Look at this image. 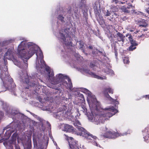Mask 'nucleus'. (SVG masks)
I'll use <instances>...</instances> for the list:
<instances>
[{
    "mask_svg": "<svg viewBox=\"0 0 149 149\" xmlns=\"http://www.w3.org/2000/svg\"><path fill=\"white\" fill-rule=\"evenodd\" d=\"M105 130L107 131V132L104 134L101 135V136L105 138L115 139L119 136H123L125 135L124 134H121L113 131H107L108 128L106 127H105Z\"/></svg>",
    "mask_w": 149,
    "mask_h": 149,
    "instance_id": "423d86ee",
    "label": "nucleus"
},
{
    "mask_svg": "<svg viewBox=\"0 0 149 149\" xmlns=\"http://www.w3.org/2000/svg\"><path fill=\"white\" fill-rule=\"evenodd\" d=\"M22 81L24 82H25L26 84H28L29 83V77L27 75H26V76L25 77V78L23 79L22 77L21 78Z\"/></svg>",
    "mask_w": 149,
    "mask_h": 149,
    "instance_id": "4be33fe9",
    "label": "nucleus"
},
{
    "mask_svg": "<svg viewBox=\"0 0 149 149\" xmlns=\"http://www.w3.org/2000/svg\"><path fill=\"white\" fill-rule=\"evenodd\" d=\"M148 5H149V3H148ZM148 9L149 10H148L149 11L148 13L149 14V7L148 8Z\"/></svg>",
    "mask_w": 149,
    "mask_h": 149,
    "instance_id": "13d9d810",
    "label": "nucleus"
},
{
    "mask_svg": "<svg viewBox=\"0 0 149 149\" xmlns=\"http://www.w3.org/2000/svg\"><path fill=\"white\" fill-rule=\"evenodd\" d=\"M41 109L42 110L44 111H51L50 110V109L49 108V107H41Z\"/></svg>",
    "mask_w": 149,
    "mask_h": 149,
    "instance_id": "bb28decb",
    "label": "nucleus"
},
{
    "mask_svg": "<svg viewBox=\"0 0 149 149\" xmlns=\"http://www.w3.org/2000/svg\"><path fill=\"white\" fill-rule=\"evenodd\" d=\"M46 70L48 72V77L49 79L52 78L54 76V73L53 71H51L49 67H47L45 68Z\"/></svg>",
    "mask_w": 149,
    "mask_h": 149,
    "instance_id": "6ab92c4d",
    "label": "nucleus"
},
{
    "mask_svg": "<svg viewBox=\"0 0 149 149\" xmlns=\"http://www.w3.org/2000/svg\"><path fill=\"white\" fill-rule=\"evenodd\" d=\"M138 23L139 24L140 27H146L148 26V21L144 19H140L138 21Z\"/></svg>",
    "mask_w": 149,
    "mask_h": 149,
    "instance_id": "4468645a",
    "label": "nucleus"
},
{
    "mask_svg": "<svg viewBox=\"0 0 149 149\" xmlns=\"http://www.w3.org/2000/svg\"><path fill=\"white\" fill-rule=\"evenodd\" d=\"M58 112H55V113L54 114V116L56 118H58L59 117V116L57 114Z\"/></svg>",
    "mask_w": 149,
    "mask_h": 149,
    "instance_id": "72a5a7b5",
    "label": "nucleus"
},
{
    "mask_svg": "<svg viewBox=\"0 0 149 149\" xmlns=\"http://www.w3.org/2000/svg\"><path fill=\"white\" fill-rule=\"evenodd\" d=\"M75 14H74V16L75 17H77V14L75 12Z\"/></svg>",
    "mask_w": 149,
    "mask_h": 149,
    "instance_id": "8fccbe9b",
    "label": "nucleus"
},
{
    "mask_svg": "<svg viewBox=\"0 0 149 149\" xmlns=\"http://www.w3.org/2000/svg\"><path fill=\"white\" fill-rule=\"evenodd\" d=\"M76 114L74 115L75 116V117L76 119L79 118V116L81 115V114L79 112H75Z\"/></svg>",
    "mask_w": 149,
    "mask_h": 149,
    "instance_id": "7c9ffc66",
    "label": "nucleus"
},
{
    "mask_svg": "<svg viewBox=\"0 0 149 149\" xmlns=\"http://www.w3.org/2000/svg\"><path fill=\"white\" fill-rule=\"evenodd\" d=\"M63 75L61 74H60L56 75V78H55L54 76L52 78H50L49 79L51 82H53L55 84H57L63 81Z\"/></svg>",
    "mask_w": 149,
    "mask_h": 149,
    "instance_id": "6e6552de",
    "label": "nucleus"
},
{
    "mask_svg": "<svg viewBox=\"0 0 149 149\" xmlns=\"http://www.w3.org/2000/svg\"><path fill=\"white\" fill-rule=\"evenodd\" d=\"M112 3L115 2L116 4L118 3V0H112L111 1Z\"/></svg>",
    "mask_w": 149,
    "mask_h": 149,
    "instance_id": "58836bf2",
    "label": "nucleus"
},
{
    "mask_svg": "<svg viewBox=\"0 0 149 149\" xmlns=\"http://www.w3.org/2000/svg\"><path fill=\"white\" fill-rule=\"evenodd\" d=\"M79 45H80V48H83L84 45V44L83 43V44H81V43H79Z\"/></svg>",
    "mask_w": 149,
    "mask_h": 149,
    "instance_id": "4c0bfd02",
    "label": "nucleus"
},
{
    "mask_svg": "<svg viewBox=\"0 0 149 149\" xmlns=\"http://www.w3.org/2000/svg\"><path fill=\"white\" fill-rule=\"evenodd\" d=\"M64 17H63L62 15H58L57 19L59 20H60L61 22L62 23H64L65 22V21L64 20Z\"/></svg>",
    "mask_w": 149,
    "mask_h": 149,
    "instance_id": "5701e85b",
    "label": "nucleus"
},
{
    "mask_svg": "<svg viewBox=\"0 0 149 149\" xmlns=\"http://www.w3.org/2000/svg\"><path fill=\"white\" fill-rule=\"evenodd\" d=\"M61 110L60 111L61 112H64L65 111H66L67 109V107L65 105L62 106L61 107Z\"/></svg>",
    "mask_w": 149,
    "mask_h": 149,
    "instance_id": "c756f323",
    "label": "nucleus"
},
{
    "mask_svg": "<svg viewBox=\"0 0 149 149\" xmlns=\"http://www.w3.org/2000/svg\"><path fill=\"white\" fill-rule=\"evenodd\" d=\"M144 36V35L143 34H142L141 35L139 36H138L140 38V37H142Z\"/></svg>",
    "mask_w": 149,
    "mask_h": 149,
    "instance_id": "a18cd8bd",
    "label": "nucleus"
},
{
    "mask_svg": "<svg viewBox=\"0 0 149 149\" xmlns=\"http://www.w3.org/2000/svg\"><path fill=\"white\" fill-rule=\"evenodd\" d=\"M15 112H19V110H15Z\"/></svg>",
    "mask_w": 149,
    "mask_h": 149,
    "instance_id": "4d7b16f0",
    "label": "nucleus"
},
{
    "mask_svg": "<svg viewBox=\"0 0 149 149\" xmlns=\"http://www.w3.org/2000/svg\"><path fill=\"white\" fill-rule=\"evenodd\" d=\"M36 50L34 47H31L29 49H27L24 46L22 45L21 43L18 46L17 49V54L19 58H21L26 63L27 61L35 53Z\"/></svg>",
    "mask_w": 149,
    "mask_h": 149,
    "instance_id": "f03ea898",
    "label": "nucleus"
},
{
    "mask_svg": "<svg viewBox=\"0 0 149 149\" xmlns=\"http://www.w3.org/2000/svg\"><path fill=\"white\" fill-rule=\"evenodd\" d=\"M123 62L124 63L128 64L130 62L128 58L127 57H125L123 59Z\"/></svg>",
    "mask_w": 149,
    "mask_h": 149,
    "instance_id": "c85d7f7f",
    "label": "nucleus"
},
{
    "mask_svg": "<svg viewBox=\"0 0 149 149\" xmlns=\"http://www.w3.org/2000/svg\"><path fill=\"white\" fill-rule=\"evenodd\" d=\"M83 52H84V50H83Z\"/></svg>",
    "mask_w": 149,
    "mask_h": 149,
    "instance_id": "052dcab7",
    "label": "nucleus"
},
{
    "mask_svg": "<svg viewBox=\"0 0 149 149\" xmlns=\"http://www.w3.org/2000/svg\"><path fill=\"white\" fill-rule=\"evenodd\" d=\"M64 117H65L66 118H69V117L68 115H67V116H66V115H65L64 116Z\"/></svg>",
    "mask_w": 149,
    "mask_h": 149,
    "instance_id": "09e8293b",
    "label": "nucleus"
},
{
    "mask_svg": "<svg viewBox=\"0 0 149 149\" xmlns=\"http://www.w3.org/2000/svg\"><path fill=\"white\" fill-rule=\"evenodd\" d=\"M145 97H146V98H148L149 100V95H146L145 96Z\"/></svg>",
    "mask_w": 149,
    "mask_h": 149,
    "instance_id": "37998d69",
    "label": "nucleus"
},
{
    "mask_svg": "<svg viewBox=\"0 0 149 149\" xmlns=\"http://www.w3.org/2000/svg\"><path fill=\"white\" fill-rule=\"evenodd\" d=\"M4 61L5 62V63L6 64V62H7V61H6L5 60V59H4Z\"/></svg>",
    "mask_w": 149,
    "mask_h": 149,
    "instance_id": "5fc2aeb1",
    "label": "nucleus"
},
{
    "mask_svg": "<svg viewBox=\"0 0 149 149\" xmlns=\"http://www.w3.org/2000/svg\"><path fill=\"white\" fill-rule=\"evenodd\" d=\"M79 128V129L78 130L79 131L78 133L79 135L84 137L87 140H94V142L93 143V145L97 146H98L97 142L96 141H95L97 139H98L97 136L91 134L83 127Z\"/></svg>",
    "mask_w": 149,
    "mask_h": 149,
    "instance_id": "39448f33",
    "label": "nucleus"
},
{
    "mask_svg": "<svg viewBox=\"0 0 149 149\" xmlns=\"http://www.w3.org/2000/svg\"><path fill=\"white\" fill-rule=\"evenodd\" d=\"M26 89H27V88H26Z\"/></svg>",
    "mask_w": 149,
    "mask_h": 149,
    "instance_id": "e2e57ef3",
    "label": "nucleus"
},
{
    "mask_svg": "<svg viewBox=\"0 0 149 149\" xmlns=\"http://www.w3.org/2000/svg\"><path fill=\"white\" fill-rule=\"evenodd\" d=\"M5 48L6 49H7V48Z\"/></svg>",
    "mask_w": 149,
    "mask_h": 149,
    "instance_id": "0e129e2a",
    "label": "nucleus"
},
{
    "mask_svg": "<svg viewBox=\"0 0 149 149\" xmlns=\"http://www.w3.org/2000/svg\"><path fill=\"white\" fill-rule=\"evenodd\" d=\"M72 117H74V116H73V115H72Z\"/></svg>",
    "mask_w": 149,
    "mask_h": 149,
    "instance_id": "680f3d73",
    "label": "nucleus"
},
{
    "mask_svg": "<svg viewBox=\"0 0 149 149\" xmlns=\"http://www.w3.org/2000/svg\"><path fill=\"white\" fill-rule=\"evenodd\" d=\"M117 36L119 37V38H118V41H122V42H124V38L125 37V36H124V35L120 33L119 32H118L117 33H116Z\"/></svg>",
    "mask_w": 149,
    "mask_h": 149,
    "instance_id": "aec40b11",
    "label": "nucleus"
},
{
    "mask_svg": "<svg viewBox=\"0 0 149 149\" xmlns=\"http://www.w3.org/2000/svg\"><path fill=\"white\" fill-rule=\"evenodd\" d=\"M89 99L91 102H89V107L91 110V112H93L95 110L98 112H102L104 111H108L110 112H118V110L115 107L110 106L108 108H105L103 109L100 107L99 105H96L95 104L97 102V99L95 96L93 95L91 96V94H88Z\"/></svg>",
    "mask_w": 149,
    "mask_h": 149,
    "instance_id": "20e7f679",
    "label": "nucleus"
},
{
    "mask_svg": "<svg viewBox=\"0 0 149 149\" xmlns=\"http://www.w3.org/2000/svg\"><path fill=\"white\" fill-rule=\"evenodd\" d=\"M143 138L144 141L147 143L149 142V132L148 130L146 129L145 130V132L143 133Z\"/></svg>",
    "mask_w": 149,
    "mask_h": 149,
    "instance_id": "dca6fc26",
    "label": "nucleus"
},
{
    "mask_svg": "<svg viewBox=\"0 0 149 149\" xmlns=\"http://www.w3.org/2000/svg\"><path fill=\"white\" fill-rule=\"evenodd\" d=\"M65 113L64 114H65V115H67V114H67V113H70V112H63V114H64V113Z\"/></svg>",
    "mask_w": 149,
    "mask_h": 149,
    "instance_id": "de8ad7c7",
    "label": "nucleus"
},
{
    "mask_svg": "<svg viewBox=\"0 0 149 149\" xmlns=\"http://www.w3.org/2000/svg\"><path fill=\"white\" fill-rule=\"evenodd\" d=\"M33 44L32 43H29L28 45V46L29 47L27 49H29L30 47H34L35 49V48L33 46Z\"/></svg>",
    "mask_w": 149,
    "mask_h": 149,
    "instance_id": "473e14b6",
    "label": "nucleus"
},
{
    "mask_svg": "<svg viewBox=\"0 0 149 149\" xmlns=\"http://www.w3.org/2000/svg\"><path fill=\"white\" fill-rule=\"evenodd\" d=\"M0 69L1 70L0 78L3 82V86L5 88V91L8 88H14L16 87V85L14 82L13 79L9 77L7 66L4 65L3 68L0 66Z\"/></svg>",
    "mask_w": 149,
    "mask_h": 149,
    "instance_id": "7ed1b4c3",
    "label": "nucleus"
},
{
    "mask_svg": "<svg viewBox=\"0 0 149 149\" xmlns=\"http://www.w3.org/2000/svg\"><path fill=\"white\" fill-rule=\"evenodd\" d=\"M47 123L49 127H51V125L48 121H47Z\"/></svg>",
    "mask_w": 149,
    "mask_h": 149,
    "instance_id": "79ce46f5",
    "label": "nucleus"
},
{
    "mask_svg": "<svg viewBox=\"0 0 149 149\" xmlns=\"http://www.w3.org/2000/svg\"><path fill=\"white\" fill-rule=\"evenodd\" d=\"M84 91H86V92H87V91H88V90H87V89H84Z\"/></svg>",
    "mask_w": 149,
    "mask_h": 149,
    "instance_id": "864d4df0",
    "label": "nucleus"
},
{
    "mask_svg": "<svg viewBox=\"0 0 149 149\" xmlns=\"http://www.w3.org/2000/svg\"><path fill=\"white\" fill-rule=\"evenodd\" d=\"M3 112H0V120L3 118Z\"/></svg>",
    "mask_w": 149,
    "mask_h": 149,
    "instance_id": "f704fd0d",
    "label": "nucleus"
},
{
    "mask_svg": "<svg viewBox=\"0 0 149 149\" xmlns=\"http://www.w3.org/2000/svg\"><path fill=\"white\" fill-rule=\"evenodd\" d=\"M70 28H66L64 30L60 31L59 34L61 36V38L64 42L66 40L65 34H66L68 35H69L70 33Z\"/></svg>",
    "mask_w": 149,
    "mask_h": 149,
    "instance_id": "1a4fd4ad",
    "label": "nucleus"
},
{
    "mask_svg": "<svg viewBox=\"0 0 149 149\" xmlns=\"http://www.w3.org/2000/svg\"><path fill=\"white\" fill-rule=\"evenodd\" d=\"M84 12H86V13H87L88 12V10L87 9H86V10H84Z\"/></svg>",
    "mask_w": 149,
    "mask_h": 149,
    "instance_id": "3c124183",
    "label": "nucleus"
},
{
    "mask_svg": "<svg viewBox=\"0 0 149 149\" xmlns=\"http://www.w3.org/2000/svg\"><path fill=\"white\" fill-rule=\"evenodd\" d=\"M117 52H116L115 53V55H116L117 56Z\"/></svg>",
    "mask_w": 149,
    "mask_h": 149,
    "instance_id": "6e6d98bb",
    "label": "nucleus"
},
{
    "mask_svg": "<svg viewBox=\"0 0 149 149\" xmlns=\"http://www.w3.org/2000/svg\"><path fill=\"white\" fill-rule=\"evenodd\" d=\"M107 19H109V20H111L110 19H109V18H108Z\"/></svg>",
    "mask_w": 149,
    "mask_h": 149,
    "instance_id": "bf43d9fd",
    "label": "nucleus"
},
{
    "mask_svg": "<svg viewBox=\"0 0 149 149\" xmlns=\"http://www.w3.org/2000/svg\"><path fill=\"white\" fill-rule=\"evenodd\" d=\"M111 112H86L88 119L90 121H97L103 123L105 121L108 120L109 119L115 114Z\"/></svg>",
    "mask_w": 149,
    "mask_h": 149,
    "instance_id": "f257e3e1",
    "label": "nucleus"
},
{
    "mask_svg": "<svg viewBox=\"0 0 149 149\" xmlns=\"http://www.w3.org/2000/svg\"><path fill=\"white\" fill-rule=\"evenodd\" d=\"M76 109L77 111L78 112H79V110H80L81 111H83V112H87V111L86 106L84 104L81 106H79L78 108H76Z\"/></svg>",
    "mask_w": 149,
    "mask_h": 149,
    "instance_id": "f3484780",
    "label": "nucleus"
},
{
    "mask_svg": "<svg viewBox=\"0 0 149 149\" xmlns=\"http://www.w3.org/2000/svg\"><path fill=\"white\" fill-rule=\"evenodd\" d=\"M68 80V83H70L72 82L71 79L68 77H67Z\"/></svg>",
    "mask_w": 149,
    "mask_h": 149,
    "instance_id": "a19ab883",
    "label": "nucleus"
},
{
    "mask_svg": "<svg viewBox=\"0 0 149 149\" xmlns=\"http://www.w3.org/2000/svg\"><path fill=\"white\" fill-rule=\"evenodd\" d=\"M88 48L90 49H93V47L92 46H89L88 47Z\"/></svg>",
    "mask_w": 149,
    "mask_h": 149,
    "instance_id": "c03bdc74",
    "label": "nucleus"
},
{
    "mask_svg": "<svg viewBox=\"0 0 149 149\" xmlns=\"http://www.w3.org/2000/svg\"><path fill=\"white\" fill-rule=\"evenodd\" d=\"M88 73L91 75V76L94 78H96L98 79H106V77H104V78H103V77H100L98 76V75L96 74L95 73L89 71L88 72Z\"/></svg>",
    "mask_w": 149,
    "mask_h": 149,
    "instance_id": "a211bd4d",
    "label": "nucleus"
},
{
    "mask_svg": "<svg viewBox=\"0 0 149 149\" xmlns=\"http://www.w3.org/2000/svg\"><path fill=\"white\" fill-rule=\"evenodd\" d=\"M126 37L128 36V39L130 42L131 44V45L135 46H137L138 45V43H136V42L135 40H134L131 34L128 33L126 35Z\"/></svg>",
    "mask_w": 149,
    "mask_h": 149,
    "instance_id": "2eb2a0df",
    "label": "nucleus"
},
{
    "mask_svg": "<svg viewBox=\"0 0 149 149\" xmlns=\"http://www.w3.org/2000/svg\"><path fill=\"white\" fill-rule=\"evenodd\" d=\"M103 93L106 97L112 99L108 93L113 94V90L112 88L109 87H105L104 88Z\"/></svg>",
    "mask_w": 149,
    "mask_h": 149,
    "instance_id": "9d476101",
    "label": "nucleus"
},
{
    "mask_svg": "<svg viewBox=\"0 0 149 149\" xmlns=\"http://www.w3.org/2000/svg\"><path fill=\"white\" fill-rule=\"evenodd\" d=\"M104 14L105 15V16H109L111 15V12L109 11L108 10H107V11L106 12V13H104Z\"/></svg>",
    "mask_w": 149,
    "mask_h": 149,
    "instance_id": "2f4dec72",
    "label": "nucleus"
},
{
    "mask_svg": "<svg viewBox=\"0 0 149 149\" xmlns=\"http://www.w3.org/2000/svg\"><path fill=\"white\" fill-rule=\"evenodd\" d=\"M90 67L92 68H93L95 66V65L91 63H90Z\"/></svg>",
    "mask_w": 149,
    "mask_h": 149,
    "instance_id": "ea45409f",
    "label": "nucleus"
},
{
    "mask_svg": "<svg viewBox=\"0 0 149 149\" xmlns=\"http://www.w3.org/2000/svg\"><path fill=\"white\" fill-rule=\"evenodd\" d=\"M36 55H37V54H36Z\"/></svg>",
    "mask_w": 149,
    "mask_h": 149,
    "instance_id": "69168bd1",
    "label": "nucleus"
},
{
    "mask_svg": "<svg viewBox=\"0 0 149 149\" xmlns=\"http://www.w3.org/2000/svg\"><path fill=\"white\" fill-rule=\"evenodd\" d=\"M12 53V51L10 49H8V50L5 53L4 55V57L5 58V57L7 56H10L11 54ZM5 58H4V59Z\"/></svg>",
    "mask_w": 149,
    "mask_h": 149,
    "instance_id": "393cba45",
    "label": "nucleus"
},
{
    "mask_svg": "<svg viewBox=\"0 0 149 149\" xmlns=\"http://www.w3.org/2000/svg\"><path fill=\"white\" fill-rule=\"evenodd\" d=\"M75 129L72 125L65 124L64 126V130L67 132L74 133L75 132Z\"/></svg>",
    "mask_w": 149,
    "mask_h": 149,
    "instance_id": "9b49d317",
    "label": "nucleus"
},
{
    "mask_svg": "<svg viewBox=\"0 0 149 149\" xmlns=\"http://www.w3.org/2000/svg\"><path fill=\"white\" fill-rule=\"evenodd\" d=\"M10 43L8 40H5L0 42V58L2 56V54H3V49L2 48L4 46L8 45Z\"/></svg>",
    "mask_w": 149,
    "mask_h": 149,
    "instance_id": "f8f14e48",
    "label": "nucleus"
},
{
    "mask_svg": "<svg viewBox=\"0 0 149 149\" xmlns=\"http://www.w3.org/2000/svg\"><path fill=\"white\" fill-rule=\"evenodd\" d=\"M136 46L131 45L129 48V50L130 51H132L135 49L136 48Z\"/></svg>",
    "mask_w": 149,
    "mask_h": 149,
    "instance_id": "cd10ccee",
    "label": "nucleus"
},
{
    "mask_svg": "<svg viewBox=\"0 0 149 149\" xmlns=\"http://www.w3.org/2000/svg\"><path fill=\"white\" fill-rule=\"evenodd\" d=\"M134 8L132 5H129L127 6H123L121 7V9L122 11L124 12L127 13H129L130 12V9H133Z\"/></svg>",
    "mask_w": 149,
    "mask_h": 149,
    "instance_id": "ddd939ff",
    "label": "nucleus"
},
{
    "mask_svg": "<svg viewBox=\"0 0 149 149\" xmlns=\"http://www.w3.org/2000/svg\"><path fill=\"white\" fill-rule=\"evenodd\" d=\"M67 139L68 141L70 149H79L77 141L71 137L68 136Z\"/></svg>",
    "mask_w": 149,
    "mask_h": 149,
    "instance_id": "0eeeda50",
    "label": "nucleus"
},
{
    "mask_svg": "<svg viewBox=\"0 0 149 149\" xmlns=\"http://www.w3.org/2000/svg\"><path fill=\"white\" fill-rule=\"evenodd\" d=\"M69 83V88L70 90L72 89V82Z\"/></svg>",
    "mask_w": 149,
    "mask_h": 149,
    "instance_id": "e433bc0d",
    "label": "nucleus"
},
{
    "mask_svg": "<svg viewBox=\"0 0 149 149\" xmlns=\"http://www.w3.org/2000/svg\"><path fill=\"white\" fill-rule=\"evenodd\" d=\"M79 96V97L81 98H78V100H80L81 101V103H83L84 102H85L84 97L83 95L82 94H78Z\"/></svg>",
    "mask_w": 149,
    "mask_h": 149,
    "instance_id": "b1692460",
    "label": "nucleus"
},
{
    "mask_svg": "<svg viewBox=\"0 0 149 149\" xmlns=\"http://www.w3.org/2000/svg\"><path fill=\"white\" fill-rule=\"evenodd\" d=\"M63 83L64 84H65L67 85V86H68V84L66 81H64Z\"/></svg>",
    "mask_w": 149,
    "mask_h": 149,
    "instance_id": "49530a36",
    "label": "nucleus"
},
{
    "mask_svg": "<svg viewBox=\"0 0 149 149\" xmlns=\"http://www.w3.org/2000/svg\"><path fill=\"white\" fill-rule=\"evenodd\" d=\"M101 12V11L100 10H99L97 9H96L95 10H94V13L95 15L97 16H99L100 15V12Z\"/></svg>",
    "mask_w": 149,
    "mask_h": 149,
    "instance_id": "a878e982",
    "label": "nucleus"
},
{
    "mask_svg": "<svg viewBox=\"0 0 149 149\" xmlns=\"http://www.w3.org/2000/svg\"><path fill=\"white\" fill-rule=\"evenodd\" d=\"M98 52H99V53H102V52H101V51H100V50H98Z\"/></svg>",
    "mask_w": 149,
    "mask_h": 149,
    "instance_id": "603ef678",
    "label": "nucleus"
},
{
    "mask_svg": "<svg viewBox=\"0 0 149 149\" xmlns=\"http://www.w3.org/2000/svg\"><path fill=\"white\" fill-rule=\"evenodd\" d=\"M75 126L77 128L78 130L79 129V128H82L81 126V125L80 123L78 120L76 121L74 123Z\"/></svg>",
    "mask_w": 149,
    "mask_h": 149,
    "instance_id": "412c9836",
    "label": "nucleus"
},
{
    "mask_svg": "<svg viewBox=\"0 0 149 149\" xmlns=\"http://www.w3.org/2000/svg\"><path fill=\"white\" fill-rule=\"evenodd\" d=\"M40 52L39 53V55L40 56V57L42 58H43V53L41 50H40Z\"/></svg>",
    "mask_w": 149,
    "mask_h": 149,
    "instance_id": "c9c22d12",
    "label": "nucleus"
}]
</instances>
